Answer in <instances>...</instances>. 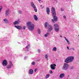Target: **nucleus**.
Listing matches in <instances>:
<instances>
[{
    "mask_svg": "<svg viewBox=\"0 0 79 79\" xmlns=\"http://www.w3.org/2000/svg\"><path fill=\"white\" fill-rule=\"evenodd\" d=\"M46 11L48 15H50V9L48 7H47L46 8Z\"/></svg>",
    "mask_w": 79,
    "mask_h": 79,
    "instance_id": "12",
    "label": "nucleus"
},
{
    "mask_svg": "<svg viewBox=\"0 0 79 79\" xmlns=\"http://www.w3.org/2000/svg\"><path fill=\"white\" fill-rule=\"evenodd\" d=\"M63 18L64 19H66V17L65 15L63 16Z\"/></svg>",
    "mask_w": 79,
    "mask_h": 79,
    "instance_id": "32",
    "label": "nucleus"
},
{
    "mask_svg": "<svg viewBox=\"0 0 79 79\" xmlns=\"http://www.w3.org/2000/svg\"><path fill=\"white\" fill-rule=\"evenodd\" d=\"M13 66V64L12 63V62L10 61V64L7 65L6 68H7V69H9L10 68H11V66Z\"/></svg>",
    "mask_w": 79,
    "mask_h": 79,
    "instance_id": "8",
    "label": "nucleus"
},
{
    "mask_svg": "<svg viewBox=\"0 0 79 79\" xmlns=\"http://www.w3.org/2000/svg\"><path fill=\"white\" fill-rule=\"evenodd\" d=\"M49 73L50 74H52V73H53V72L52 70H50Z\"/></svg>",
    "mask_w": 79,
    "mask_h": 79,
    "instance_id": "29",
    "label": "nucleus"
},
{
    "mask_svg": "<svg viewBox=\"0 0 79 79\" xmlns=\"http://www.w3.org/2000/svg\"><path fill=\"white\" fill-rule=\"evenodd\" d=\"M3 21L6 23H8V20H7L6 19H4Z\"/></svg>",
    "mask_w": 79,
    "mask_h": 79,
    "instance_id": "21",
    "label": "nucleus"
},
{
    "mask_svg": "<svg viewBox=\"0 0 79 79\" xmlns=\"http://www.w3.org/2000/svg\"><path fill=\"white\" fill-rule=\"evenodd\" d=\"M31 64L33 65H35V63L34 62H33L31 63Z\"/></svg>",
    "mask_w": 79,
    "mask_h": 79,
    "instance_id": "28",
    "label": "nucleus"
},
{
    "mask_svg": "<svg viewBox=\"0 0 79 79\" xmlns=\"http://www.w3.org/2000/svg\"><path fill=\"white\" fill-rule=\"evenodd\" d=\"M74 57L73 56H69L65 60V63H69L72 62L74 60Z\"/></svg>",
    "mask_w": 79,
    "mask_h": 79,
    "instance_id": "3",
    "label": "nucleus"
},
{
    "mask_svg": "<svg viewBox=\"0 0 79 79\" xmlns=\"http://www.w3.org/2000/svg\"><path fill=\"white\" fill-rule=\"evenodd\" d=\"M40 7H41V8L42 7V5H41L40 6Z\"/></svg>",
    "mask_w": 79,
    "mask_h": 79,
    "instance_id": "42",
    "label": "nucleus"
},
{
    "mask_svg": "<svg viewBox=\"0 0 79 79\" xmlns=\"http://www.w3.org/2000/svg\"><path fill=\"white\" fill-rule=\"evenodd\" d=\"M18 12L19 13V14H21V13H22V12L20 10H19L18 11Z\"/></svg>",
    "mask_w": 79,
    "mask_h": 79,
    "instance_id": "26",
    "label": "nucleus"
},
{
    "mask_svg": "<svg viewBox=\"0 0 79 79\" xmlns=\"http://www.w3.org/2000/svg\"><path fill=\"white\" fill-rule=\"evenodd\" d=\"M30 47V45H28L27 46L26 48H25L26 50H27V51H28V50L29 49V48Z\"/></svg>",
    "mask_w": 79,
    "mask_h": 79,
    "instance_id": "20",
    "label": "nucleus"
},
{
    "mask_svg": "<svg viewBox=\"0 0 79 79\" xmlns=\"http://www.w3.org/2000/svg\"><path fill=\"white\" fill-rule=\"evenodd\" d=\"M52 51H56V48L54 47L53 48Z\"/></svg>",
    "mask_w": 79,
    "mask_h": 79,
    "instance_id": "23",
    "label": "nucleus"
},
{
    "mask_svg": "<svg viewBox=\"0 0 79 79\" xmlns=\"http://www.w3.org/2000/svg\"><path fill=\"white\" fill-rule=\"evenodd\" d=\"M60 37H61V38H62V36H61V35H60Z\"/></svg>",
    "mask_w": 79,
    "mask_h": 79,
    "instance_id": "43",
    "label": "nucleus"
},
{
    "mask_svg": "<svg viewBox=\"0 0 79 79\" xmlns=\"http://www.w3.org/2000/svg\"><path fill=\"white\" fill-rule=\"evenodd\" d=\"M69 67V65L66 63H65L64 64V65L63 68V69H64V70H66V69H67Z\"/></svg>",
    "mask_w": 79,
    "mask_h": 79,
    "instance_id": "6",
    "label": "nucleus"
},
{
    "mask_svg": "<svg viewBox=\"0 0 79 79\" xmlns=\"http://www.w3.org/2000/svg\"><path fill=\"white\" fill-rule=\"evenodd\" d=\"M42 0H38V2H40V1H41Z\"/></svg>",
    "mask_w": 79,
    "mask_h": 79,
    "instance_id": "41",
    "label": "nucleus"
},
{
    "mask_svg": "<svg viewBox=\"0 0 79 79\" xmlns=\"http://www.w3.org/2000/svg\"><path fill=\"white\" fill-rule=\"evenodd\" d=\"M54 28L56 32H58L60 30V27L58 24H55L54 25Z\"/></svg>",
    "mask_w": 79,
    "mask_h": 79,
    "instance_id": "4",
    "label": "nucleus"
},
{
    "mask_svg": "<svg viewBox=\"0 0 79 79\" xmlns=\"http://www.w3.org/2000/svg\"><path fill=\"white\" fill-rule=\"evenodd\" d=\"M15 27L17 29H19L20 30H21V29H23V27H21V26L15 25Z\"/></svg>",
    "mask_w": 79,
    "mask_h": 79,
    "instance_id": "11",
    "label": "nucleus"
},
{
    "mask_svg": "<svg viewBox=\"0 0 79 79\" xmlns=\"http://www.w3.org/2000/svg\"><path fill=\"white\" fill-rule=\"evenodd\" d=\"M2 9V8H0V12H1Z\"/></svg>",
    "mask_w": 79,
    "mask_h": 79,
    "instance_id": "38",
    "label": "nucleus"
},
{
    "mask_svg": "<svg viewBox=\"0 0 79 79\" xmlns=\"http://www.w3.org/2000/svg\"><path fill=\"white\" fill-rule=\"evenodd\" d=\"M78 36H79V35H78Z\"/></svg>",
    "mask_w": 79,
    "mask_h": 79,
    "instance_id": "47",
    "label": "nucleus"
},
{
    "mask_svg": "<svg viewBox=\"0 0 79 79\" xmlns=\"http://www.w3.org/2000/svg\"><path fill=\"white\" fill-rule=\"evenodd\" d=\"M40 51H41L40 49L38 50V52L39 53H40Z\"/></svg>",
    "mask_w": 79,
    "mask_h": 79,
    "instance_id": "39",
    "label": "nucleus"
},
{
    "mask_svg": "<svg viewBox=\"0 0 79 79\" xmlns=\"http://www.w3.org/2000/svg\"><path fill=\"white\" fill-rule=\"evenodd\" d=\"M45 58L46 59H47V58H48V55H47V54H46L45 55Z\"/></svg>",
    "mask_w": 79,
    "mask_h": 79,
    "instance_id": "27",
    "label": "nucleus"
},
{
    "mask_svg": "<svg viewBox=\"0 0 79 79\" xmlns=\"http://www.w3.org/2000/svg\"><path fill=\"white\" fill-rule=\"evenodd\" d=\"M49 35V33H47L46 34L44 35V37H47Z\"/></svg>",
    "mask_w": 79,
    "mask_h": 79,
    "instance_id": "22",
    "label": "nucleus"
},
{
    "mask_svg": "<svg viewBox=\"0 0 79 79\" xmlns=\"http://www.w3.org/2000/svg\"><path fill=\"white\" fill-rule=\"evenodd\" d=\"M52 16H53L54 19L55 21H57V17H56V14L55 12V8L53 7H52Z\"/></svg>",
    "mask_w": 79,
    "mask_h": 79,
    "instance_id": "2",
    "label": "nucleus"
},
{
    "mask_svg": "<svg viewBox=\"0 0 79 79\" xmlns=\"http://www.w3.org/2000/svg\"><path fill=\"white\" fill-rule=\"evenodd\" d=\"M18 43V44H19V43Z\"/></svg>",
    "mask_w": 79,
    "mask_h": 79,
    "instance_id": "46",
    "label": "nucleus"
},
{
    "mask_svg": "<svg viewBox=\"0 0 79 79\" xmlns=\"http://www.w3.org/2000/svg\"><path fill=\"white\" fill-rule=\"evenodd\" d=\"M67 48L68 50H69V47L68 46L67 47Z\"/></svg>",
    "mask_w": 79,
    "mask_h": 79,
    "instance_id": "40",
    "label": "nucleus"
},
{
    "mask_svg": "<svg viewBox=\"0 0 79 79\" xmlns=\"http://www.w3.org/2000/svg\"><path fill=\"white\" fill-rule=\"evenodd\" d=\"M33 73H34L33 70L32 69H29V72H28V73L30 74H33Z\"/></svg>",
    "mask_w": 79,
    "mask_h": 79,
    "instance_id": "13",
    "label": "nucleus"
},
{
    "mask_svg": "<svg viewBox=\"0 0 79 79\" xmlns=\"http://www.w3.org/2000/svg\"><path fill=\"white\" fill-rule=\"evenodd\" d=\"M56 66V65L55 64H54L51 65L50 68H51L52 69L54 70V69H55V67Z\"/></svg>",
    "mask_w": 79,
    "mask_h": 79,
    "instance_id": "9",
    "label": "nucleus"
},
{
    "mask_svg": "<svg viewBox=\"0 0 79 79\" xmlns=\"http://www.w3.org/2000/svg\"><path fill=\"white\" fill-rule=\"evenodd\" d=\"M18 21H15L14 23L13 24L14 25H17V24H18L19 23Z\"/></svg>",
    "mask_w": 79,
    "mask_h": 79,
    "instance_id": "18",
    "label": "nucleus"
},
{
    "mask_svg": "<svg viewBox=\"0 0 79 79\" xmlns=\"http://www.w3.org/2000/svg\"><path fill=\"white\" fill-rule=\"evenodd\" d=\"M9 15V10H7L6 11V16H8Z\"/></svg>",
    "mask_w": 79,
    "mask_h": 79,
    "instance_id": "16",
    "label": "nucleus"
},
{
    "mask_svg": "<svg viewBox=\"0 0 79 79\" xmlns=\"http://www.w3.org/2000/svg\"><path fill=\"white\" fill-rule=\"evenodd\" d=\"M52 21L53 23H55V22H54V20H53V19H52Z\"/></svg>",
    "mask_w": 79,
    "mask_h": 79,
    "instance_id": "31",
    "label": "nucleus"
},
{
    "mask_svg": "<svg viewBox=\"0 0 79 79\" xmlns=\"http://www.w3.org/2000/svg\"><path fill=\"white\" fill-rule=\"evenodd\" d=\"M73 67H72V68H71V69H73Z\"/></svg>",
    "mask_w": 79,
    "mask_h": 79,
    "instance_id": "44",
    "label": "nucleus"
},
{
    "mask_svg": "<svg viewBox=\"0 0 79 79\" xmlns=\"http://www.w3.org/2000/svg\"><path fill=\"white\" fill-rule=\"evenodd\" d=\"M52 30H53V27L51 25H49L48 27V31L50 32Z\"/></svg>",
    "mask_w": 79,
    "mask_h": 79,
    "instance_id": "10",
    "label": "nucleus"
},
{
    "mask_svg": "<svg viewBox=\"0 0 79 79\" xmlns=\"http://www.w3.org/2000/svg\"><path fill=\"white\" fill-rule=\"evenodd\" d=\"M64 76V74L62 73L60 75L59 77L60 78H63Z\"/></svg>",
    "mask_w": 79,
    "mask_h": 79,
    "instance_id": "15",
    "label": "nucleus"
},
{
    "mask_svg": "<svg viewBox=\"0 0 79 79\" xmlns=\"http://www.w3.org/2000/svg\"><path fill=\"white\" fill-rule=\"evenodd\" d=\"M38 32L39 34H40V30L39 28H38Z\"/></svg>",
    "mask_w": 79,
    "mask_h": 79,
    "instance_id": "25",
    "label": "nucleus"
},
{
    "mask_svg": "<svg viewBox=\"0 0 79 79\" xmlns=\"http://www.w3.org/2000/svg\"><path fill=\"white\" fill-rule=\"evenodd\" d=\"M64 38L65 39V40L66 41L68 44H69V41L68 40V39H66V38L65 37H64Z\"/></svg>",
    "mask_w": 79,
    "mask_h": 79,
    "instance_id": "19",
    "label": "nucleus"
},
{
    "mask_svg": "<svg viewBox=\"0 0 79 79\" xmlns=\"http://www.w3.org/2000/svg\"><path fill=\"white\" fill-rule=\"evenodd\" d=\"M27 58V57H25L24 58V60H26V59Z\"/></svg>",
    "mask_w": 79,
    "mask_h": 79,
    "instance_id": "34",
    "label": "nucleus"
},
{
    "mask_svg": "<svg viewBox=\"0 0 79 79\" xmlns=\"http://www.w3.org/2000/svg\"><path fill=\"white\" fill-rule=\"evenodd\" d=\"M27 28L29 31H33L35 27L34 24L32 23L31 22H28L27 23Z\"/></svg>",
    "mask_w": 79,
    "mask_h": 79,
    "instance_id": "1",
    "label": "nucleus"
},
{
    "mask_svg": "<svg viewBox=\"0 0 79 79\" xmlns=\"http://www.w3.org/2000/svg\"><path fill=\"white\" fill-rule=\"evenodd\" d=\"M50 74H48L46 75L45 78H46V79H48V77H50Z\"/></svg>",
    "mask_w": 79,
    "mask_h": 79,
    "instance_id": "17",
    "label": "nucleus"
},
{
    "mask_svg": "<svg viewBox=\"0 0 79 79\" xmlns=\"http://www.w3.org/2000/svg\"><path fill=\"white\" fill-rule=\"evenodd\" d=\"M2 64L3 66H6L8 64V62L6 60H4L2 61Z\"/></svg>",
    "mask_w": 79,
    "mask_h": 79,
    "instance_id": "7",
    "label": "nucleus"
},
{
    "mask_svg": "<svg viewBox=\"0 0 79 79\" xmlns=\"http://www.w3.org/2000/svg\"><path fill=\"white\" fill-rule=\"evenodd\" d=\"M54 0V1H56V0Z\"/></svg>",
    "mask_w": 79,
    "mask_h": 79,
    "instance_id": "45",
    "label": "nucleus"
},
{
    "mask_svg": "<svg viewBox=\"0 0 79 79\" xmlns=\"http://www.w3.org/2000/svg\"><path fill=\"white\" fill-rule=\"evenodd\" d=\"M61 11H64V9H61Z\"/></svg>",
    "mask_w": 79,
    "mask_h": 79,
    "instance_id": "37",
    "label": "nucleus"
},
{
    "mask_svg": "<svg viewBox=\"0 0 79 79\" xmlns=\"http://www.w3.org/2000/svg\"><path fill=\"white\" fill-rule=\"evenodd\" d=\"M34 18L35 21H37L38 20V18H37V15H34Z\"/></svg>",
    "mask_w": 79,
    "mask_h": 79,
    "instance_id": "14",
    "label": "nucleus"
},
{
    "mask_svg": "<svg viewBox=\"0 0 79 79\" xmlns=\"http://www.w3.org/2000/svg\"><path fill=\"white\" fill-rule=\"evenodd\" d=\"M72 49V50H75V49H74V48H70V50H71Z\"/></svg>",
    "mask_w": 79,
    "mask_h": 79,
    "instance_id": "36",
    "label": "nucleus"
},
{
    "mask_svg": "<svg viewBox=\"0 0 79 79\" xmlns=\"http://www.w3.org/2000/svg\"><path fill=\"white\" fill-rule=\"evenodd\" d=\"M44 6H43L42 7H41V9H44Z\"/></svg>",
    "mask_w": 79,
    "mask_h": 79,
    "instance_id": "35",
    "label": "nucleus"
},
{
    "mask_svg": "<svg viewBox=\"0 0 79 79\" xmlns=\"http://www.w3.org/2000/svg\"><path fill=\"white\" fill-rule=\"evenodd\" d=\"M36 71H37V69H34V72H36Z\"/></svg>",
    "mask_w": 79,
    "mask_h": 79,
    "instance_id": "33",
    "label": "nucleus"
},
{
    "mask_svg": "<svg viewBox=\"0 0 79 79\" xmlns=\"http://www.w3.org/2000/svg\"><path fill=\"white\" fill-rule=\"evenodd\" d=\"M48 23L47 22H46L45 24V27H47V25H48Z\"/></svg>",
    "mask_w": 79,
    "mask_h": 79,
    "instance_id": "24",
    "label": "nucleus"
},
{
    "mask_svg": "<svg viewBox=\"0 0 79 79\" xmlns=\"http://www.w3.org/2000/svg\"><path fill=\"white\" fill-rule=\"evenodd\" d=\"M23 29L24 30H25L26 29V27L25 26H23Z\"/></svg>",
    "mask_w": 79,
    "mask_h": 79,
    "instance_id": "30",
    "label": "nucleus"
},
{
    "mask_svg": "<svg viewBox=\"0 0 79 79\" xmlns=\"http://www.w3.org/2000/svg\"><path fill=\"white\" fill-rule=\"evenodd\" d=\"M31 6L33 8L35 12H37V8L35 6V5H34V3L33 2H31Z\"/></svg>",
    "mask_w": 79,
    "mask_h": 79,
    "instance_id": "5",
    "label": "nucleus"
}]
</instances>
